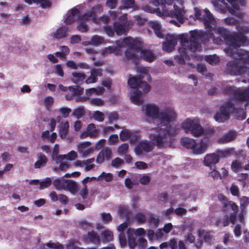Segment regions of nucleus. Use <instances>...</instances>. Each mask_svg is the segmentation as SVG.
I'll return each instance as SVG.
<instances>
[{
	"label": "nucleus",
	"instance_id": "1",
	"mask_svg": "<svg viewBox=\"0 0 249 249\" xmlns=\"http://www.w3.org/2000/svg\"><path fill=\"white\" fill-rule=\"evenodd\" d=\"M195 17L203 23L207 29V31H191L190 40L188 39L186 35L183 34L179 35L178 38L181 46L184 49H188L192 53L199 51L201 48V44L197 41L199 40L203 44H207L210 39H212L213 43L217 45H221L223 43V39L220 37H216L214 35V29L217 26L212 27V25L214 24L215 20L213 14L208 9H205L202 10L196 8Z\"/></svg>",
	"mask_w": 249,
	"mask_h": 249
},
{
	"label": "nucleus",
	"instance_id": "2",
	"mask_svg": "<svg viewBox=\"0 0 249 249\" xmlns=\"http://www.w3.org/2000/svg\"><path fill=\"white\" fill-rule=\"evenodd\" d=\"M214 33L218 35L217 37L224 40L228 47L225 49L226 54L232 57L238 52V48L241 45H249V40L247 36L233 32L231 33L226 28L218 26L214 29Z\"/></svg>",
	"mask_w": 249,
	"mask_h": 249
},
{
	"label": "nucleus",
	"instance_id": "3",
	"mask_svg": "<svg viewBox=\"0 0 249 249\" xmlns=\"http://www.w3.org/2000/svg\"><path fill=\"white\" fill-rule=\"evenodd\" d=\"M174 0H153L152 3L160 6L156 9L145 7V11L151 13H156L160 17H169L175 18L181 23L183 22V10L178 6L173 4Z\"/></svg>",
	"mask_w": 249,
	"mask_h": 249
},
{
	"label": "nucleus",
	"instance_id": "4",
	"mask_svg": "<svg viewBox=\"0 0 249 249\" xmlns=\"http://www.w3.org/2000/svg\"><path fill=\"white\" fill-rule=\"evenodd\" d=\"M157 129L156 134L150 136L152 144L159 149L172 147L173 145V139L169 137L168 132L161 128Z\"/></svg>",
	"mask_w": 249,
	"mask_h": 249
},
{
	"label": "nucleus",
	"instance_id": "5",
	"mask_svg": "<svg viewBox=\"0 0 249 249\" xmlns=\"http://www.w3.org/2000/svg\"><path fill=\"white\" fill-rule=\"evenodd\" d=\"M180 142L183 147L192 149L194 153L196 154L204 153L209 146V140L205 137L201 141L199 145L197 144L195 140L188 137L182 138Z\"/></svg>",
	"mask_w": 249,
	"mask_h": 249
},
{
	"label": "nucleus",
	"instance_id": "6",
	"mask_svg": "<svg viewBox=\"0 0 249 249\" xmlns=\"http://www.w3.org/2000/svg\"><path fill=\"white\" fill-rule=\"evenodd\" d=\"M223 92L230 95L234 100L244 102L249 100V87L236 88L232 86H227L223 89Z\"/></svg>",
	"mask_w": 249,
	"mask_h": 249
},
{
	"label": "nucleus",
	"instance_id": "7",
	"mask_svg": "<svg viewBox=\"0 0 249 249\" xmlns=\"http://www.w3.org/2000/svg\"><path fill=\"white\" fill-rule=\"evenodd\" d=\"M133 25L132 21L127 20V15L124 14L118 18V21L114 22V30L118 36L125 35Z\"/></svg>",
	"mask_w": 249,
	"mask_h": 249
},
{
	"label": "nucleus",
	"instance_id": "8",
	"mask_svg": "<svg viewBox=\"0 0 249 249\" xmlns=\"http://www.w3.org/2000/svg\"><path fill=\"white\" fill-rule=\"evenodd\" d=\"M143 78V76L141 74L138 77L129 75L127 81L128 85L131 89L135 90L141 89L144 93H147L150 91L151 87L146 82L142 81Z\"/></svg>",
	"mask_w": 249,
	"mask_h": 249
},
{
	"label": "nucleus",
	"instance_id": "9",
	"mask_svg": "<svg viewBox=\"0 0 249 249\" xmlns=\"http://www.w3.org/2000/svg\"><path fill=\"white\" fill-rule=\"evenodd\" d=\"M181 127L185 130L186 133L190 132L194 136L196 137L201 136L204 133L203 128L199 124L192 120L187 119L182 123Z\"/></svg>",
	"mask_w": 249,
	"mask_h": 249
},
{
	"label": "nucleus",
	"instance_id": "10",
	"mask_svg": "<svg viewBox=\"0 0 249 249\" xmlns=\"http://www.w3.org/2000/svg\"><path fill=\"white\" fill-rule=\"evenodd\" d=\"M231 108L236 109L234 104L231 101L227 102L224 105L220 107V111L217 112L214 119L216 121L219 123H223L230 118V110Z\"/></svg>",
	"mask_w": 249,
	"mask_h": 249
},
{
	"label": "nucleus",
	"instance_id": "11",
	"mask_svg": "<svg viewBox=\"0 0 249 249\" xmlns=\"http://www.w3.org/2000/svg\"><path fill=\"white\" fill-rule=\"evenodd\" d=\"M177 117V114L174 109L167 107L159 114L157 118L160 120L162 125H168L171 122L174 121Z\"/></svg>",
	"mask_w": 249,
	"mask_h": 249
},
{
	"label": "nucleus",
	"instance_id": "12",
	"mask_svg": "<svg viewBox=\"0 0 249 249\" xmlns=\"http://www.w3.org/2000/svg\"><path fill=\"white\" fill-rule=\"evenodd\" d=\"M139 138V133L137 131L130 130L128 129H123L120 133V138L122 141H126L130 139L131 143L136 142Z\"/></svg>",
	"mask_w": 249,
	"mask_h": 249
},
{
	"label": "nucleus",
	"instance_id": "13",
	"mask_svg": "<svg viewBox=\"0 0 249 249\" xmlns=\"http://www.w3.org/2000/svg\"><path fill=\"white\" fill-rule=\"evenodd\" d=\"M124 42L128 47V49L133 51L137 53H139V51L142 47V42L137 38L126 37L124 39Z\"/></svg>",
	"mask_w": 249,
	"mask_h": 249
},
{
	"label": "nucleus",
	"instance_id": "14",
	"mask_svg": "<svg viewBox=\"0 0 249 249\" xmlns=\"http://www.w3.org/2000/svg\"><path fill=\"white\" fill-rule=\"evenodd\" d=\"M166 41L162 43V49L166 52H171L177 44V38L174 35L168 34L166 36Z\"/></svg>",
	"mask_w": 249,
	"mask_h": 249
},
{
	"label": "nucleus",
	"instance_id": "15",
	"mask_svg": "<svg viewBox=\"0 0 249 249\" xmlns=\"http://www.w3.org/2000/svg\"><path fill=\"white\" fill-rule=\"evenodd\" d=\"M222 153V151H218L217 153H213L207 154L204 157V164L207 166L215 165L219 161V155Z\"/></svg>",
	"mask_w": 249,
	"mask_h": 249
},
{
	"label": "nucleus",
	"instance_id": "16",
	"mask_svg": "<svg viewBox=\"0 0 249 249\" xmlns=\"http://www.w3.org/2000/svg\"><path fill=\"white\" fill-rule=\"evenodd\" d=\"M142 107V110H145L146 116L153 119H157L160 113L158 106L153 104H148L143 106Z\"/></svg>",
	"mask_w": 249,
	"mask_h": 249
},
{
	"label": "nucleus",
	"instance_id": "17",
	"mask_svg": "<svg viewBox=\"0 0 249 249\" xmlns=\"http://www.w3.org/2000/svg\"><path fill=\"white\" fill-rule=\"evenodd\" d=\"M84 241L87 243H92L95 245H99L101 240L98 233L94 231H89L84 236Z\"/></svg>",
	"mask_w": 249,
	"mask_h": 249
},
{
	"label": "nucleus",
	"instance_id": "18",
	"mask_svg": "<svg viewBox=\"0 0 249 249\" xmlns=\"http://www.w3.org/2000/svg\"><path fill=\"white\" fill-rule=\"evenodd\" d=\"M102 69L100 68H92L90 70V75L86 80L87 84L96 83L98 81V77L102 76Z\"/></svg>",
	"mask_w": 249,
	"mask_h": 249
},
{
	"label": "nucleus",
	"instance_id": "19",
	"mask_svg": "<svg viewBox=\"0 0 249 249\" xmlns=\"http://www.w3.org/2000/svg\"><path fill=\"white\" fill-rule=\"evenodd\" d=\"M112 150L108 147L103 149L98 154L96 162L98 163H103L105 160H109L111 158Z\"/></svg>",
	"mask_w": 249,
	"mask_h": 249
},
{
	"label": "nucleus",
	"instance_id": "20",
	"mask_svg": "<svg viewBox=\"0 0 249 249\" xmlns=\"http://www.w3.org/2000/svg\"><path fill=\"white\" fill-rule=\"evenodd\" d=\"M215 1L213 2V5L215 7L219 8L221 12L225 13L227 10L232 14H234L235 11L231 8L226 3L224 0H215Z\"/></svg>",
	"mask_w": 249,
	"mask_h": 249
},
{
	"label": "nucleus",
	"instance_id": "21",
	"mask_svg": "<svg viewBox=\"0 0 249 249\" xmlns=\"http://www.w3.org/2000/svg\"><path fill=\"white\" fill-rule=\"evenodd\" d=\"M136 53L133 51L126 49L124 52V56L127 61H131L137 66L140 63V57Z\"/></svg>",
	"mask_w": 249,
	"mask_h": 249
},
{
	"label": "nucleus",
	"instance_id": "22",
	"mask_svg": "<svg viewBox=\"0 0 249 249\" xmlns=\"http://www.w3.org/2000/svg\"><path fill=\"white\" fill-rule=\"evenodd\" d=\"M236 137V132L230 130L228 133L225 134L218 140V142L220 144L228 143L234 140Z\"/></svg>",
	"mask_w": 249,
	"mask_h": 249
},
{
	"label": "nucleus",
	"instance_id": "23",
	"mask_svg": "<svg viewBox=\"0 0 249 249\" xmlns=\"http://www.w3.org/2000/svg\"><path fill=\"white\" fill-rule=\"evenodd\" d=\"M80 13L79 10L73 8L71 9L70 12L67 13L64 22L66 25H70L75 21L76 17Z\"/></svg>",
	"mask_w": 249,
	"mask_h": 249
},
{
	"label": "nucleus",
	"instance_id": "24",
	"mask_svg": "<svg viewBox=\"0 0 249 249\" xmlns=\"http://www.w3.org/2000/svg\"><path fill=\"white\" fill-rule=\"evenodd\" d=\"M98 134V131L96 129L95 125L93 124H90L88 125L86 132H84L81 134L83 138L89 136L90 138H95Z\"/></svg>",
	"mask_w": 249,
	"mask_h": 249
},
{
	"label": "nucleus",
	"instance_id": "25",
	"mask_svg": "<svg viewBox=\"0 0 249 249\" xmlns=\"http://www.w3.org/2000/svg\"><path fill=\"white\" fill-rule=\"evenodd\" d=\"M69 28L68 27L63 26L57 29L52 34V37L58 40L66 37L68 35Z\"/></svg>",
	"mask_w": 249,
	"mask_h": 249
},
{
	"label": "nucleus",
	"instance_id": "26",
	"mask_svg": "<svg viewBox=\"0 0 249 249\" xmlns=\"http://www.w3.org/2000/svg\"><path fill=\"white\" fill-rule=\"evenodd\" d=\"M139 53H140V57L144 61L148 62H151L154 61L155 56L151 51L147 49H142V48Z\"/></svg>",
	"mask_w": 249,
	"mask_h": 249
},
{
	"label": "nucleus",
	"instance_id": "27",
	"mask_svg": "<svg viewBox=\"0 0 249 249\" xmlns=\"http://www.w3.org/2000/svg\"><path fill=\"white\" fill-rule=\"evenodd\" d=\"M142 90L141 89L135 90L134 91L131 96V100L132 103L136 105H140L143 102V98L142 96Z\"/></svg>",
	"mask_w": 249,
	"mask_h": 249
},
{
	"label": "nucleus",
	"instance_id": "28",
	"mask_svg": "<svg viewBox=\"0 0 249 249\" xmlns=\"http://www.w3.org/2000/svg\"><path fill=\"white\" fill-rule=\"evenodd\" d=\"M37 161L34 164V167L35 168H40L45 166L48 161V159L46 156L42 153H37Z\"/></svg>",
	"mask_w": 249,
	"mask_h": 249
},
{
	"label": "nucleus",
	"instance_id": "29",
	"mask_svg": "<svg viewBox=\"0 0 249 249\" xmlns=\"http://www.w3.org/2000/svg\"><path fill=\"white\" fill-rule=\"evenodd\" d=\"M77 157V154L74 151H71L69 152L67 155H60L57 157L55 161L57 164H58L64 160L67 159L70 160H75Z\"/></svg>",
	"mask_w": 249,
	"mask_h": 249
},
{
	"label": "nucleus",
	"instance_id": "30",
	"mask_svg": "<svg viewBox=\"0 0 249 249\" xmlns=\"http://www.w3.org/2000/svg\"><path fill=\"white\" fill-rule=\"evenodd\" d=\"M230 209H231L234 213H237L238 207L233 201L228 200L223 204L222 210L225 213H228Z\"/></svg>",
	"mask_w": 249,
	"mask_h": 249
},
{
	"label": "nucleus",
	"instance_id": "31",
	"mask_svg": "<svg viewBox=\"0 0 249 249\" xmlns=\"http://www.w3.org/2000/svg\"><path fill=\"white\" fill-rule=\"evenodd\" d=\"M78 186L76 182L68 179L65 188V190L69 191L71 194H74L78 191Z\"/></svg>",
	"mask_w": 249,
	"mask_h": 249
},
{
	"label": "nucleus",
	"instance_id": "32",
	"mask_svg": "<svg viewBox=\"0 0 249 249\" xmlns=\"http://www.w3.org/2000/svg\"><path fill=\"white\" fill-rule=\"evenodd\" d=\"M198 236L200 238H202L204 241L207 243H211L212 240V236L210 231H206L204 230H198L197 231Z\"/></svg>",
	"mask_w": 249,
	"mask_h": 249
},
{
	"label": "nucleus",
	"instance_id": "33",
	"mask_svg": "<svg viewBox=\"0 0 249 249\" xmlns=\"http://www.w3.org/2000/svg\"><path fill=\"white\" fill-rule=\"evenodd\" d=\"M186 51L188 49H184L182 47L178 49V52L180 53V55H176L175 59L179 64H183L185 63L184 58H186L188 55L186 53Z\"/></svg>",
	"mask_w": 249,
	"mask_h": 249
},
{
	"label": "nucleus",
	"instance_id": "34",
	"mask_svg": "<svg viewBox=\"0 0 249 249\" xmlns=\"http://www.w3.org/2000/svg\"><path fill=\"white\" fill-rule=\"evenodd\" d=\"M69 128V124L68 122H65L64 123H61L59 126V134L62 139H65L68 134Z\"/></svg>",
	"mask_w": 249,
	"mask_h": 249
},
{
	"label": "nucleus",
	"instance_id": "35",
	"mask_svg": "<svg viewBox=\"0 0 249 249\" xmlns=\"http://www.w3.org/2000/svg\"><path fill=\"white\" fill-rule=\"evenodd\" d=\"M86 75L84 73L81 72H73L72 73V81L76 84L83 81L86 79Z\"/></svg>",
	"mask_w": 249,
	"mask_h": 249
},
{
	"label": "nucleus",
	"instance_id": "36",
	"mask_svg": "<svg viewBox=\"0 0 249 249\" xmlns=\"http://www.w3.org/2000/svg\"><path fill=\"white\" fill-rule=\"evenodd\" d=\"M68 179L64 178H56L53 180V185L56 190H65Z\"/></svg>",
	"mask_w": 249,
	"mask_h": 249
},
{
	"label": "nucleus",
	"instance_id": "37",
	"mask_svg": "<svg viewBox=\"0 0 249 249\" xmlns=\"http://www.w3.org/2000/svg\"><path fill=\"white\" fill-rule=\"evenodd\" d=\"M239 60L241 61L243 64L249 65V51H242L238 53Z\"/></svg>",
	"mask_w": 249,
	"mask_h": 249
},
{
	"label": "nucleus",
	"instance_id": "38",
	"mask_svg": "<svg viewBox=\"0 0 249 249\" xmlns=\"http://www.w3.org/2000/svg\"><path fill=\"white\" fill-rule=\"evenodd\" d=\"M205 60L209 64L213 65H216L220 62V58L216 54L208 55L205 57Z\"/></svg>",
	"mask_w": 249,
	"mask_h": 249
},
{
	"label": "nucleus",
	"instance_id": "39",
	"mask_svg": "<svg viewBox=\"0 0 249 249\" xmlns=\"http://www.w3.org/2000/svg\"><path fill=\"white\" fill-rule=\"evenodd\" d=\"M69 89L74 96H81L84 92V89L79 86H70Z\"/></svg>",
	"mask_w": 249,
	"mask_h": 249
},
{
	"label": "nucleus",
	"instance_id": "40",
	"mask_svg": "<svg viewBox=\"0 0 249 249\" xmlns=\"http://www.w3.org/2000/svg\"><path fill=\"white\" fill-rule=\"evenodd\" d=\"M152 28L153 29L155 35L159 38H162L164 35L161 30V25L158 22H153L152 24Z\"/></svg>",
	"mask_w": 249,
	"mask_h": 249
},
{
	"label": "nucleus",
	"instance_id": "41",
	"mask_svg": "<svg viewBox=\"0 0 249 249\" xmlns=\"http://www.w3.org/2000/svg\"><path fill=\"white\" fill-rule=\"evenodd\" d=\"M89 18H91L92 20L94 22H97V21H96L95 19V17L93 14L92 12H90V11L86 13L83 15L80 16L78 18V20L79 21H85L88 20Z\"/></svg>",
	"mask_w": 249,
	"mask_h": 249
},
{
	"label": "nucleus",
	"instance_id": "42",
	"mask_svg": "<svg viewBox=\"0 0 249 249\" xmlns=\"http://www.w3.org/2000/svg\"><path fill=\"white\" fill-rule=\"evenodd\" d=\"M235 108H236V109L235 110L233 109V108H231L232 112L235 113V118L238 120H243L245 119V118H246V114L242 110V108L241 107Z\"/></svg>",
	"mask_w": 249,
	"mask_h": 249
},
{
	"label": "nucleus",
	"instance_id": "43",
	"mask_svg": "<svg viewBox=\"0 0 249 249\" xmlns=\"http://www.w3.org/2000/svg\"><path fill=\"white\" fill-rule=\"evenodd\" d=\"M113 179V177L111 173H106L105 172H103L98 177L97 181H101L104 179L106 182H110Z\"/></svg>",
	"mask_w": 249,
	"mask_h": 249
},
{
	"label": "nucleus",
	"instance_id": "44",
	"mask_svg": "<svg viewBox=\"0 0 249 249\" xmlns=\"http://www.w3.org/2000/svg\"><path fill=\"white\" fill-rule=\"evenodd\" d=\"M168 132V135L173 139V142L175 141V137L177 135L178 130L176 127H172L171 125L167 126L165 128H162Z\"/></svg>",
	"mask_w": 249,
	"mask_h": 249
},
{
	"label": "nucleus",
	"instance_id": "45",
	"mask_svg": "<svg viewBox=\"0 0 249 249\" xmlns=\"http://www.w3.org/2000/svg\"><path fill=\"white\" fill-rule=\"evenodd\" d=\"M139 143L142 147V149L146 152L151 151L153 148L151 143L147 141H142Z\"/></svg>",
	"mask_w": 249,
	"mask_h": 249
},
{
	"label": "nucleus",
	"instance_id": "46",
	"mask_svg": "<svg viewBox=\"0 0 249 249\" xmlns=\"http://www.w3.org/2000/svg\"><path fill=\"white\" fill-rule=\"evenodd\" d=\"M233 7L236 10H239L240 8L239 5L244 6L245 5V0H227Z\"/></svg>",
	"mask_w": 249,
	"mask_h": 249
},
{
	"label": "nucleus",
	"instance_id": "47",
	"mask_svg": "<svg viewBox=\"0 0 249 249\" xmlns=\"http://www.w3.org/2000/svg\"><path fill=\"white\" fill-rule=\"evenodd\" d=\"M102 235L103 236V240L106 242L112 241L113 239V234L111 231L104 230L102 231Z\"/></svg>",
	"mask_w": 249,
	"mask_h": 249
},
{
	"label": "nucleus",
	"instance_id": "48",
	"mask_svg": "<svg viewBox=\"0 0 249 249\" xmlns=\"http://www.w3.org/2000/svg\"><path fill=\"white\" fill-rule=\"evenodd\" d=\"M160 219L159 217H156L153 215L149 216L148 220L149 224L153 228H156L159 226Z\"/></svg>",
	"mask_w": 249,
	"mask_h": 249
},
{
	"label": "nucleus",
	"instance_id": "49",
	"mask_svg": "<svg viewBox=\"0 0 249 249\" xmlns=\"http://www.w3.org/2000/svg\"><path fill=\"white\" fill-rule=\"evenodd\" d=\"M94 158H93L83 161V164L85 165V170L86 171H89L94 168L93 162L94 161Z\"/></svg>",
	"mask_w": 249,
	"mask_h": 249
},
{
	"label": "nucleus",
	"instance_id": "50",
	"mask_svg": "<svg viewBox=\"0 0 249 249\" xmlns=\"http://www.w3.org/2000/svg\"><path fill=\"white\" fill-rule=\"evenodd\" d=\"M52 183V179L50 178L47 177L45 178L43 180L40 182L39 183V189H43L46 188L50 187Z\"/></svg>",
	"mask_w": 249,
	"mask_h": 249
},
{
	"label": "nucleus",
	"instance_id": "51",
	"mask_svg": "<svg viewBox=\"0 0 249 249\" xmlns=\"http://www.w3.org/2000/svg\"><path fill=\"white\" fill-rule=\"evenodd\" d=\"M103 11V6L101 4H97L93 7L91 10L90 11V12H92L94 17L96 21H97V16L96 14L97 13H101Z\"/></svg>",
	"mask_w": 249,
	"mask_h": 249
},
{
	"label": "nucleus",
	"instance_id": "52",
	"mask_svg": "<svg viewBox=\"0 0 249 249\" xmlns=\"http://www.w3.org/2000/svg\"><path fill=\"white\" fill-rule=\"evenodd\" d=\"M128 148L129 145L127 143H123L118 148L117 152L119 155H124L127 153Z\"/></svg>",
	"mask_w": 249,
	"mask_h": 249
},
{
	"label": "nucleus",
	"instance_id": "53",
	"mask_svg": "<svg viewBox=\"0 0 249 249\" xmlns=\"http://www.w3.org/2000/svg\"><path fill=\"white\" fill-rule=\"evenodd\" d=\"M119 213L122 217L128 218L130 215V212L125 207H120Z\"/></svg>",
	"mask_w": 249,
	"mask_h": 249
},
{
	"label": "nucleus",
	"instance_id": "54",
	"mask_svg": "<svg viewBox=\"0 0 249 249\" xmlns=\"http://www.w3.org/2000/svg\"><path fill=\"white\" fill-rule=\"evenodd\" d=\"M94 119L100 122H103L105 119L104 114L100 111H95L93 113Z\"/></svg>",
	"mask_w": 249,
	"mask_h": 249
},
{
	"label": "nucleus",
	"instance_id": "55",
	"mask_svg": "<svg viewBox=\"0 0 249 249\" xmlns=\"http://www.w3.org/2000/svg\"><path fill=\"white\" fill-rule=\"evenodd\" d=\"M135 218L137 222L140 224H143L146 222L145 215L141 212H138L135 214Z\"/></svg>",
	"mask_w": 249,
	"mask_h": 249
},
{
	"label": "nucleus",
	"instance_id": "56",
	"mask_svg": "<svg viewBox=\"0 0 249 249\" xmlns=\"http://www.w3.org/2000/svg\"><path fill=\"white\" fill-rule=\"evenodd\" d=\"M225 23L228 25H235L238 27L239 21L233 18L228 17L224 19Z\"/></svg>",
	"mask_w": 249,
	"mask_h": 249
},
{
	"label": "nucleus",
	"instance_id": "57",
	"mask_svg": "<svg viewBox=\"0 0 249 249\" xmlns=\"http://www.w3.org/2000/svg\"><path fill=\"white\" fill-rule=\"evenodd\" d=\"M44 246H46L48 248L55 249H62L63 248V246L58 242L53 243L52 241L47 243L44 245Z\"/></svg>",
	"mask_w": 249,
	"mask_h": 249
},
{
	"label": "nucleus",
	"instance_id": "58",
	"mask_svg": "<svg viewBox=\"0 0 249 249\" xmlns=\"http://www.w3.org/2000/svg\"><path fill=\"white\" fill-rule=\"evenodd\" d=\"M77 29L81 33H85L88 31L89 27L85 21H80L77 26Z\"/></svg>",
	"mask_w": 249,
	"mask_h": 249
},
{
	"label": "nucleus",
	"instance_id": "59",
	"mask_svg": "<svg viewBox=\"0 0 249 249\" xmlns=\"http://www.w3.org/2000/svg\"><path fill=\"white\" fill-rule=\"evenodd\" d=\"M35 3L39 4L43 8H49L51 6L49 0H35Z\"/></svg>",
	"mask_w": 249,
	"mask_h": 249
},
{
	"label": "nucleus",
	"instance_id": "60",
	"mask_svg": "<svg viewBox=\"0 0 249 249\" xmlns=\"http://www.w3.org/2000/svg\"><path fill=\"white\" fill-rule=\"evenodd\" d=\"M124 163V160L120 158H116L111 161V166L114 167H119Z\"/></svg>",
	"mask_w": 249,
	"mask_h": 249
},
{
	"label": "nucleus",
	"instance_id": "61",
	"mask_svg": "<svg viewBox=\"0 0 249 249\" xmlns=\"http://www.w3.org/2000/svg\"><path fill=\"white\" fill-rule=\"evenodd\" d=\"M89 102L90 104L96 106H102L104 104V101L100 98H92Z\"/></svg>",
	"mask_w": 249,
	"mask_h": 249
},
{
	"label": "nucleus",
	"instance_id": "62",
	"mask_svg": "<svg viewBox=\"0 0 249 249\" xmlns=\"http://www.w3.org/2000/svg\"><path fill=\"white\" fill-rule=\"evenodd\" d=\"M102 219L105 223H108L111 221L112 217L109 213H103L101 214Z\"/></svg>",
	"mask_w": 249,
	"mask_h": 249
},
{
	"label": "nucleus",
	"instance_id": "63",
	"mask_svg": "<svg viewBox=\"0 0 249 249\" xmlns=\"http://www.w3.org/2000/svg\"><path fill=\"white\" fill-rule=\"evenodd\" d=\"M72 114L78 119H79L84 115V110L81 107H79L74 109L72 112Z\"/></svg>",
	"mask_w": 249,
	"mask_h": 249
},
{
	"label": "nucleus",
	"instance_id": "64",
	"mask_svg": "<svg viewBox=\"0 0 249 249\" xmlns=\"http://www.w3.org/2000/svg\"><path fill=\"white\" fill-rule=\"evenodd\" d=\"M103 38L98 36H94L91 38V41L92 44L98 45L103 43Z\"/></svg>",
	"mask_w": 249,
	"mask_h": 249
}]
</instances>
